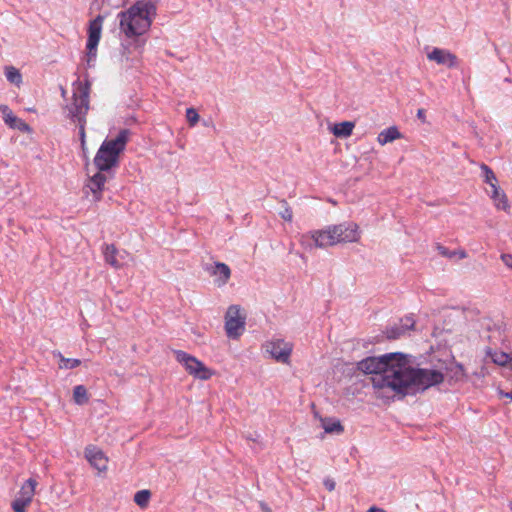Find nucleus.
Wrapping results in <instances>:
<instances>
[{
  "label": "nucleus",
  "instance_id": "obj_28",
  "mask_svg": "<svg viewBox=\"0 0 512 512\" xmlns=\"http://www.w3.org/2000/svg\"><path fill=\"white\" fill-rule=\"evenodd\" d=\"M186 118L191 126H194L199 121V114L194 108L186 110Z\"/></svg>",
  "mask_w": 512,
  "mask_h": 512
},
{
  "label": "nucleus",
  "instance_id": "obj_39",
  "mask_svg": "<svg viewBox=\"0 0 512 512\" xmlns=\"http://www.w3.org/2000/svg\"><path fill=\"white\" fill-rule=\"evenodd\" d=\"M499 395H500L501 397H505V398L510 399V401L512 402V391H510V392H504V391H502V390H499Z\"/></svg>",
  "mask_w": 512,
  "mask_h": 512
},
{
  "label": "nucleus",
  "instance_id": "obj_16",
  "mask_svg": "<svg viewBox=\"0 0 512 512\" xmlns=\"http://www.w3.org/2000/svg\"><path fill=\"white\" fill-rule=\"evenodd\" d=\"M488 193L497 209L504 211L509 209L507 196L498 185H492L491 191Z\"/></svg>",
  "mask_w": 512,
  "mask_h": 512
},
{
  "label": "nucleus",
  "instance_id": "obj_19",
  "mask_svg": "<svg viewBox=\"0 0 512 512\" xmlns=\"http://www.w3.org/2000/svg\"><path fill=\"white\" fill-rule=\"evenodd\" d=\"M487 357H489L493 363L499 366H506L512 362V356L503 351H487Z\"/></svg>",
  "mask_w": 512,
  "mask_h": 512
},
{
  "label": "nucleus",
  "instance_id": "obj_15",
  "mask_svg": "<svg viewBox=\"0 0 512 512\" xmlns=\"http://www.w3.org/2000/svg\"><path fill=\"white\" fill-rule=\"evenodd\" d=\"M37 482L30 478L21 487L18 496L15 498L18 501H22L30 505L33 496L35 494Z\"/></svg>",
  "mask_w": 512,
  "mask_h": 512
},
{
  "label": "nucleus",
  "instance_id": "obj_42",
  "mask_svg": "<svg viewBox=\"0 0 512 512\" xmlns=\"http://www.w3.org/2000/svg\"><path fill=\"white\" fill-rule=\"evenodd\" d=\"M260 507L263 512H271V509L265 503H260Z\"/></svg>",
  "mask_w": 512,
  "mask_h": 512
},
{
  "label": "nucleus",
  "instance_id": "obj_23",
  "mask_svg": "<svg viewBox=\"0 0 512 512\" xmlns=\"http://www.w3.org/2000/svg\"><path fill=\"white\" fill-rule=\"evenodd\" d=\"M5 76L10 83L16 86H20L22 83V75L20 71L13 66H7L5 68Z\"/></svg>",
  "mask_w": 512,
  "mask_h": 512
},
{
  "label": "nucleus",
  "instance_id": "obj_35",
  "mask_svg": "<svg viewBox=\"0 0 512 512\" xmlns=\"http://www.w3.org/2000/svg\"><path fill=\"white\" fill-rule=\"evenodd\" d=\"M501 259L507 267L512 269V254H502Z\"/></svg>",
  "mask_w": 512,
  "mask_h": 512
},
{
  "label": "nucleus",
  "instance_id": "obj_18",
  "mask_svg": "<svg viewBox=\"0 0 512 512\" xmlns=\"http://www.w3.org/2000/svg\"><path fill=\"white\" fill-rule=\"evenodd\" d=\"M354 123L350 121H343L337 123L332 128V133L339 138H346L352 134Z\"/></svg>",
  "mask_w": 512,
  "mask_h": 512
},
{
  "label": "nucleus",
  "instance_id": "obj_32",
  "mask_svg": "<svg viewBox=\"0 0 512 512\" xmlns=\"http://www.w3.org/2000/svg\"><path fill=\"white\" fill-rule=\"evenodd\" d=\"M11 128L18 129L22 132L28 131L30 129L29 125L19 118L11 125Z\"/></svg>",
  "mask_w": 512,
  "mask_h": 512
},
{
  "label": "nucleus",
  "instance_id": "obj_25",
  "mask_svg": "<svg viewBox=\"0 0 512 512\" xmlns=\"http://www.w3.org/2000/svg\"><path fill=\"white\" fill-rule=\"evenodd\" d=\"M151 493L148 490H140L134 495L135 503L140 507H146L149 503Z\"/></svg>",
  "mask_w": 512,
  "mask_h": 512
},
{
  "label": "nucleus",
  "instance_id": "obj_10",
  "mask_svg": "<svg viewBox=\"0 0 512 512\" xmlns=\"http://www.w3.org/2000/svg\"><path fill=\"white\" fill-rule=\"evenodd\" d=\"M429 61L436 62L438 65L446 66L447 68H456L459 66V59L456 54L447 49L434 47L427 53Z\"/></svg>",
  "mask_w": 512,
  "mask_h": 512
},
{
  "label": "nucleus",
  "instance_id": "obj_13",
  "mask_svg": "<svg viewBox=\"0 0 512 512\" xmlns=\"http://www.w3.org/2000/svg\"><path fill=\"white\" fill-rule=\"evenodd\" d=\"M104 18L105 17L103 15H97L96 18L90 21L88 27V39L86 48H97L101 38L102 24Z\"/></svg>",
  "mask_w": 512,
  "mask_h": 512
},
{
  "label": "nucleus",
  "instance_id": "obj_4",
  "mask_svg": "<svg viewBox=\"0 0 512 512\" xmlns=\"http://www.w3.org/2000/svg\"><path fill=\"white\" fill-rule=\"evenodd\" d=\"M74 86L73 102L67 105L66 108L68 110V118L78 125L79 137L82 149L84 150L86 115L90 108L89 95L91 84L88 80L85 82L76 81Z\"/></svg>",
  "mask_w": 512,
  "mask_h": 512
},
{
  "label": "nucleus",
  "instance_id": "obj_7",
  "mask_svg": "<svg viewBox=\"0 0 512 512\" xmlns=\"http://www.w3.org/2000/svg\"><path fill=\"white\" fill-rule=\"evenodd\" d=\"M174 355L176 360L185 367L186 371L195 378L207 380L212 376V372L194 356L182 350H175Z\"/></svg>",
  "mask_w": 512,
  "mask_h": 512
},
{
  "label": "nucleus",
  "instance_id": "obj_24",
  "mask_svg": "<svg viewBox=\"0 0 512 512\" xmlns=\"http://www.w3.org/2000/svg\"><path fill=\"white\" fill-rule=\"evenodd\" d=\"M480 168L483 173L484 181L490 186V188H492V185H497V178L492 169L484 163L481 164Z\"/></svg>",
  "mask_w": 512,
  "mask_h": 512
},
{
  "label": "nucleus",
  "instance_id": "obj_36",
  "mask_svg": "<svg viewBox=\"0 0 512 512\" xmlns=\"http://www.w3.org/2000/svg\"><path fill=\"white\" fill-rule=\"evenodd\" d=\"M464 376V370H463V366L458 364L456 365V370H455V373H454V377L459 380L461 379L462 377Z\"/></svg>",
  "mask_w": 512,
  "mask_h": 512
},
{
  "label": "nucleus",
  "instance_id": "obj_43",
  "mask_svg": "<svg viewBox=\"0 0 512 512\" xmlns=\"http://www.w3.org/2000/svg\"><path fill=\"white\" fill-rule=\"evenodd\" d=\"M510 508H511V510H512V503L510 504Z\"/></svg>",
  "mask_w": 512,
  "mask_h": 512
},
{
  "label": "nucleus",
  "instance_id": "obj_5",
  "mask_svg": "<svg viewBox=\"0 0 512 512\" xmlns=\"http://www.w3.org/2000/svg\"><path fill=\"white\" fill-rule=\"evenodd\" d=\"M119 162H87L86 172L88 180L83 188L87 195L89 192L93 194L95 201L102 198V191L108 177H112V170Z\"/></svg>",
  "mask_w": 512,
  "mask_h": 512
},
{
  "label": "nucleus",
  "instance_id": "obj_11",
  "mask_svg": "<svg viewBox=\"0 0 512 512\" xmlns=\"http://www.w3.org/2000/svg\"><path fill=\"white\" fill-rule=\"evenodd\" d=\"M415 326V320L406 316L399 319L397 323L390 325L385 330V335L390 340H396L406 335L410 330H413Z\"/></svg>",
  "mask_w": 512,
  "mask_h": 512
},
{
  "label": "nucleus",
  "instance_id": "obj_17",
  "mask_svg": "<svg viewBox=\"0 0 512 512\" xmlns=\"http://www.w3.org/2000/svg\"><path fill=\"white\" fill-rule=\"evenodd\" d=\"M401 137L402 134L400 133L399 129L396 126H391L389 128L382 130L378 134L377 141L379 142V144L385 145Z\"/></svg>",
  "mask_w": 512,
  "mask_h": 512
},
{
  "label": "nucleus",
  "instance_id": "obj_3",
  "mask_svg": "<svg viewBox=\"0 0 512 512\" xmlns=\"http://www.w3.org/2000/svg\"><path fill=\"white\" fill-rule=\"evenodd\" d=\"M311 238L315 246L325 248L340 243L357 242L360 238L358 225L354 222H344L338 225L328 226L324 230L314 231Z\"/></svg>",
  "mask_w": 512,
  "mask_h": 512
},
{
  "label": "nucleus",
  "instance_id": "obj_12",
  "mask_svg": "<svg viewBox=\"0 0 512 512\" xmlns=\"http://www.w3.org/2000/svg\"><path fill=\"white\" fill-rule=\"evenodd\" d=\"M205 271L211 276H215V283L218 287L227 284L231 277V270L228 265L221 262H215L213 265H206Z\"/></svg>",
  "mask_w": 512,
  "mask_h": 512
},
{
  "label": "nucleus",
  "instance_id": "obj_26",
  "mask_svg": "<svg viewBox=\"0 0 512 512\" xmlns=\"http://www.w3.org/2000/svg\"><path fill=\"white\" fill-rule=\"evenodd\" d=\"M59 358H60V363H59L60 369H73V368L78 367L81 364V361L79 359L66 358L61 354H59Z\"/></svg>",
  "mask_w": 512,
  "mask_h": 512
},
{
  "label": "nucleus",
  "instance_id": "obj_34",
  "mask_svg": "<svg viewBox=\"0 0 512 512\" xmlns=\"http://www.w3.org/2000/svg\"><path fill=\"white\" fill-rule=\"evenodd\" d=\"M87 49V64L89 67L92 66V62L95 61L96 59V56H97V48H93V49H90V48H86Z\"/></svg>",
  "mask_w": 512,
  "mask_h": 512
},
{
  "label": "nucleus",
  "instance_id": "obj_22",
  "mask_svg": "<svg viewBox=\"0 0 512 512\" xmlns=\"http://www.w3.org/2000/svg\"><path fill=\"white\" fill-rule=\"evenodd\" d=\"M73 399L78 405H84L89 401L88 392L85 386L77 385L74 387Z\"/></svg>",
  "mask_w": 512,
  "mask_h": 512
},
{
  "label": "nucleus",
  "instance_id": "obj_27",
  "mask_svg": "<svg viewBox=\"0 0 512 512\" xmlns=\"http://www.w3.org/2000/svg\"><path fill=\"white\" fill-rule=\"evenodd\" d=\"M0 112L3 115L4 122L11 127V125L18 119L12 112V110L4 104L0 105Z\"/></svg>",
  "mask_w": 512,
  "mask_h": 512
},
{
  "label": "nucleus",
  "instance_id": "obj_6",
  "mask_svg": "<svg viewBox=\"0 0 512 512\" xmlns=\"http://www.w3.org/2000/svg\"><path fill=\"white\" fill-rule=\"evenodd\" d=\"M130 131L122 129L115 138H107L100 146L93 160H117L120 153L125 149Z\"/></svg>",
  "mask_w": 512,
  "mask_h": 512
},
{
  "label": "nucleus",
  "instance_id": "obj_31",
  "mask_svg": "<svg viewBox=\"0 0 512 512\" xmlns=\"http://www.w3.org/2000/svg\"><path fill=\"white\" fill-rule=\"evenodd\" d=\"M11 128L18 129L22 132L28 131L30 129L29 125L19 118L11 125Z\"/></svg>",
  "mask_w": 512,
  "mask_h": 512
},
{
  "label": "nucleus",
  "instance_id": "obj_8",
  "mask_svg": "<svg viewBox=\"0 0 512 512\" xmlns=\"http://www.w3.org/2000/svg\"><path fill=\"white\" fill-rule=\"evenodd\" d=\"M246 318L239 305H231L225 314V331L229 338H239L245 330Z\"/></svg>",
  "mask_w": 512,
  "mask_h": 512
},
{
  "label": "nucleus",
  "instance_id": "obj_1",
  "mask_svg": "<svg viewBox=\"0 0 512 512\" xmlns=\"http://www.w3.org/2000/svg\"><path fill=\"white\" fill-rule=\"evenodd\" d=\"M357 369L373 374L374 388H389L402 395L425 390L444 380L443 373L438 370L412 368L407 356L400 352L367 357L357 363Z\"/></svg>",
  "mask_w": 512,
  "mask_h": 512
},
{
  "label": "nucleus",
  "instance_id": "obj_20",
  "mask_svg": "<svg viewBox=\"0 0 512 512\" xmlns=\"http://www.w3.org/2000/svg\"><path fill=\"white\" fill-rule=\"evenodd\" d=\"M103 254H104L106 263L110 264L111 266H113L115 268L120 267V263L118 262V260L116 258L117 249H116L115 245H113V244L105 245Z\"/></svg>",
  "mask_w": 512,
  "mask_h": 512
},
{
  "label": "nucleus",
  "instance_id": "obj_38",
  "mask_svg": "<svg viewBox=\"0 0 512 512\" xmlns=\"http://www.w3.org/2000/svg\"><path fill=\"white\" fill-rule=\"evenodd\" d=\"M324 485L325 487L329 490V491H332L335 489V482L332 480V479H325L324 480Z\"/></svg>",
  "mask_w": 512,
  "mask_h": 512
},
{
  "label": "nucleus",
  "instance_id": "obj_14",
  "mask_svg": "<svg viewBox=\"0 0 512 512\" xmlns=\"http://www.w3.org/2000/svg\"><path fill=\"white\" fill-rule=\"evenodd\" d=\"M85 457L89 463L99 471H105L107 469V459L104 453L95 446H88L85 449Z\"/></svg>",
  "mask_w": 512,
  "mask_h": 512
},
{
  "label": "nucleus",
  "instance_id": "obj_29",
  "mask_svg": "<svg viewBox=\"0 0 512 512\" xmlns=\"http://www.w3.org/2000/svg\"><path fill=\"white\" fill-rule=\"evenodd\" d=\"M282 204L284 206V210L280 212V216L286 221H292V209L288 206L286 201H282Z\"/></svg>",
  "mask_w": 512,
  "mask_h": 512
},
{
  "label": "nucleus",
  "instance_id": "obj_21",
  "mask_svg": "<svg viewBox=\"0 0 512 512\" xmlns=\"http://www.w3.org/2000/svg\"><path fill=\"white\" fill-rule=\"evenodd\" d=\"M322 427L326 433H341L344 430L340 421L333 418L322 419Z\"/></svg>",
  "mask_w": 512,
  "mask_h": 512
},
{
  "label": "nucleus",
  "instance_id": "obj_37",
  "mask_svg": "<svg viewBox=\"0 0 512 512\" xmlns=\"http://www.w3.org/2000/svg\"><path fill=\"white\" fill-rule=\"evenodd\" d=\"M417 118L420 120L423 124L426 123V115L424 109H418L417 111Z\"/></svg>",
  "mask_w": 512,
  "mask_h": 512
},
{
  "label": "nucleus",
  "instance_id": "obj_9",
  "mask_svg": "<svg viewBox=\"0 0 512 512\" xmlns=\"http://www.w3.org/2000/svg\"><path fill=\"white\" fill-rule=\"evenodd\" d=\"M266 352L277 362L288 364L293 350L290 342L281 338H274L265 345Z\"/></svg>",
  "mask_w": 512,
  "mask_h": 512
},
{
  "label": "nucleus",
  "instance_id": "obj_33",
  "mask_svg": "<svg viewBox=\"0 0 512 512\" xmlns=\"http://www.w3.org/2000/svg\"><path fill=\"white\" fill-rule=\"evenodd\" d=\"M11 505L14 512H25V509L29 504L14 499Z\"/></svg>",
  "mask_w": 512,
  "mask_h": 512
},
{
  "label": "nucleus",
  "instance_id": "obj_41",
  "mask_svg": "<svg viewBox=\"0 0 512 512\" xmlns=\"http://www.w3.org/2000/svg\"><path fill=\"white\" fill-rule=\"evenodd\" d=\"M367 512H386V511L384 509H382V508H378V507L373 506V507H370L367 510Z\"/></svg>",
  "mask_w": 512,
  "mask_h": 512
},
{
  "label": "nucleus",
  "instance_id": "obj_40",
  "mask_svg": "<svg viewBox=\"0 0 512 512\" xmlns=\"http://www.w3.org/2000/svg\"><path fill=\"white\" fill-rule=\"evenodd\" d=\"M455 252H456V256L459 259H464V258L467 257V253L464 250H458V251H455Z\"/></svg>",
  "mask_w": 512,
  "mask_h": 512
},
{
  "label": "nucleus",
  "instance_id": "obj_2",
  "mask_svg": "<svg viewBox=\"0 0 512 512\" xmlns=\"http://www.w3.org/2000/svg\"><path fill=\"white\" fill-rule=\"evenodd\" d=\"M155 5L150 1H137L128 10L118 14L120 30L132 38L146 33L152 23L150 14L155 13Z\"/></svg>",
  "mask_w": 512,
  "mask_h": 512
},
{
  "label": "nucleus",
  "instance_id": "obj_30",
  "mask_svg": "<svg viewBox=\"0 0 512 512\" xmlns=\"http://www.w3.org/2000/svg\"><path fill=\"white\" fill-rule=\"evenodd\" d=\"M437 250L440 255L447 257L449 259L456 257L455 251H450L448 248H446L440 244L437 245Z\"/></svg>",
  "mask_w": 512,
  "mask_h": 512
}]
</instances>
